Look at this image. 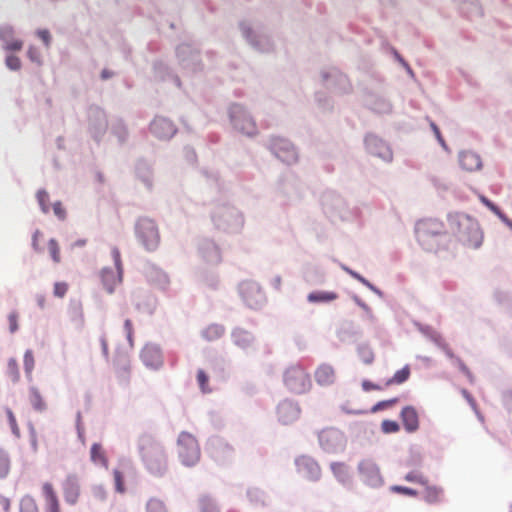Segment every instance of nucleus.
Segmentation results:
<instances>
[{
	"instance_id": "f257e3e1",
	"label": "nucleus",
	"mask_w": 512,
	"mask_h": 512,
	"mask_svg": "<svg viewBox=\"0 0 512 512\" xmlns=\"http://www.w3.org/2000/svg\"><path fill=\"white\" fill-rule=\"evenodd\" d=\"M451 233L464 245L470 248H478L483 241L478 222L465 214L454 213L448 216Z\"/></svg>"
},
{
	"instance_id": "f03ea898",
	"label": "nucleus",
	"mask_w": 512,
	"mask_h": 512,
	"mask_svg": "<svg viewBox=\"0 0 512 512\" xmlns=\"http://www.w3.org/2000/svg\"><path fill=\"white\" fill-rule=\"evenodd\" d=\"M141 458L150 471L155 476H163L167 469V455L164 447L153 437L145 435L140 439Z\"/></svg>"
},
{
	"instance_id": "7ed1b4c3",
	"label": "nucleus",
	"mask_w": 512,
	"mask_h": 512,
	"mask_svg": "<svg viewBox=\"0 0 512 512\" xmlns=\"http://www.w3.org/2000/svg\"><path fill=\"white\" fill-rule=\"evenodd\" d=\"M418 243L427 251H436L438 237L445 234V225L435 218H426L418 221L415 226Z\"/></svg>"
},
{
	"instance_id": "20e7f679",
	"label": "nucleus",
	"mask_w": 512,
	"mask_h": 512,
	"mask_svg": "<svg viewBox=\"0 0 512 512\" xmlns=\"http://www.w3.org/2000/svg\"><path fill=\"white\" fill-rule=\"evenodd\" d=\"M178 456L185 466H194L200 460L201 452L196 438L188 433L181 432L178 441Z\"/></svg>"
},
{
	"instance_id": "39448f33",
	"label": "nucleus",
	"mask_w": 512,
	"mask_h": 512,
	"mask_svg": "<svg viewBox=\"0 0 512 512\" xmlns=\"http://www.w3.org/2000/svg\"><path fill=\"white\" fill-rule=\"evenodd\" d=\"M137 239L148 251L157 249L160 243V234L156 223L149 218H140L135 227Z\"/></svg>"
},
{
	"instance_id": "423d86ee",
	"label": "nucleus",
	"mask_w": 512,
	"mask_h": 512,
	"mask_svg": "<svg viewBox=\"0 0 512 512\" xmlns=\"http://www.w3.org/2000/svg\"><path fill=\"white\" fill-rule=\"evenodd\" d=\"M111 254L115 267L103 268L100 273L102 284L108 293L114 292L115 287L122 282L123 277V265L119 249L114 247Z\"/></svg>"
},
{
	"instance_id": "0eeeda50",
	"label": "nucleus",
	"mask_w": 512,
	"mask_h": 512,
	"mask_svg": "<svg viewBox=\"0 0 512 512\" xmlns=\"http://www.w3.org/2000/svg\"><path fill=\"white\" fill-rule=\"evenodd\" d=\"M284 384L293 393L301 394L311 387L307 373L299 366H292L285 371Z\"/></svg>"
},
{
	"instance_id": "6e6552de",
	"label": "nucleus",
	"mask_w": 512,
	"mask_h": 512,
	"mask_svg": "<svg viewBox=\"0 0 512 512\" xmlns=\"http://www.w3.org/2000/svg\"><path fill=\"white\" fill-rule=\"evenodd\" d=\"M230 117L233 126L242 133L253 136L257 133V126L254 119L240 105H233L230 110Z\"/></svg>"
},
{
	"instance_id": "1a4fd4ad",
	"label": "nucleus",
	"mask_w": 512,
	"mask_h": 512,
	"mask_svg": "<svg viewBox=\"0 0 512 512\" xmlns=\"http://www.w3.org/2000/svg\"><path fill=\"white\" fill-rule=\"evenodd\" d=\"M270 149L278 159L286 164H293L298 160L294 146L286 139L280 137L272 138Z\"/></svg>"
},
{
	"instance_id": "9d476101",
	"label": "nucleus",
	"mask_w": 512,
	"mask_h": 512,
	"mask_svg": "<svg viewBox=\"0 0 512 512\" xmlns=\"http://www.w3.org/2000/svg\"><path fill=\"white\" fill-rule=\"evenodd\" d=\"M64 500L70 505H75L81 494L80 481L76 475H68L62 483Z\"/></svg>"
},
{
	"instance_id": "9b49d317",
	"label": "nucleus",
	"mask_w": 512,
	"mask_h": 512,
	"mask_svg": "<svg viewBox=\"0 0 512 512\" xmlns=\"http://www.w3.org/2000/svg\"><path fill=\"white\" fill-rule=\"evenodd\" d=\"M150 130L159 139H169L175 134L176 127L167 118L157 117L152 121Z\"/></svg>"
},
{
	"instance_id": "f8f14e48",
	"label": "nucleus",
	"mask_w": 512,
	"mask_h": 512,
	"mask_svg": "<svg viewBox=\"0 0 512 512\" xmlns=\"http://www.w3.org/2000/svg\"><path fill=\"white\" fill-rule=\"evenodd\" d=\"M42 496L44 498L46 512H61L60 501L52 483H43Z\"/></svg>"
},
{
	"instance_id": "ddd939ff",
	"label": "nucleus",
	"mask_w": 512,
	"mask_h": 512,
	"mask_svg": "<svg viewBox=\"0 0 512 512\" xmlns=\"http://www.w3.org/2000/svg\"><path fill=\"white\" fill-rule=\"evenodd\" d=\"M140 357L144 365L152 369H158L163 364L161 351L154 346H145L141 351Z\"/></svg>"
},
{
	"instance_id": "4468645a",
	"label": "nucleus",
	"mask_w": 512,
	"mask_h": 512,
	"mask_svg": "<svg viewBox=\"0 0 512 512\" xmlns=\"http://www.w3.org/2000/svg\"><path fill=\"white\" fill-rule=\"evenodd\" d=\"M209 452L216 461H224L231 457L232 448L220 438H214L209 443Z\"/></svg>"
},
{
	"instance_id": "2eb2a0df",
	"label": "nucleus",
	"mask_w": 512,
	"mask_h": 512,
	"mask_svg": "<svg viewBox=\"0 0 512 512\" xmlns=\"http://www.w3.org/2000/svg\"><path fill=\"white\" fill-rule=\"evenodd\" d=\"M359 471L366 482L371 485H378L382 482L379 468L370 460H364L359 464Z\"/></svg>"
},
{
	"instance_id": "dca6fc26",
	"label": "nucleus",
	"mask_w": 512,
	"mask_h": 512,
	"mask_svg": "<svg viewBox=\"0 0 512 512\" xmlns=\"http://www.w3.org/2000/svg\"><path fill=\"white\" fill-rule=\"evenodd\" d=\"M240 293L244 301L251 307L257 305L261 297L259 287L250 282H244L240 285Z\"/></svg>"
},
{
	"instance_id": "f3484780",
	"label": "nucleus",
	"mask_w": 512,
	"mask_h": 512,
	"mask_svg": "<svg viewBox=\"0 0 512 512\" xmlns=\"http://www.w3.org/2000/svg\"><path fill=\"white\" fill-rule=\"evenodd\" d=\"M401 419L407 432H415L419 428V418L416 409L406 406L401 411Z\"/></svg>"
},
{
	"instance_id": "a211bd4d",
	"label": "nucleus",
	"mask_w": 512,
	"mask_h": 512,
	"mask_svg": "<svg viewBox=\"0 0 512 512\" xmlns=\"http://www.w3.org/2000/svg\"><path fill=\"white\" fill-rule=\"evenodd\" d=\"M279 421L289 424L299 417V409L290 402H283L277 408Z\"/></svg>"
},
{
	"instance_id": "6ab92c4d",
	"label": "nucleus",
	"mask_w": 512,
	"mask_h": 512,
	"mask_svg": "<svg viewBox=\"0 0 512 512\" xmlns=\"http://www.w3.org/2000/svg\"><path fill=\"white\" fill-rule=\"evenodd\" d=\"M459 163L461 167L466 171H476L482 166L479 155L472 151H464L459 156Z\"/></svg>"
},
{
	"instance_id": "aec40b11",
	"label": "nucleus",
	"mask_w": 512,
	"mask_h": 512,
	"mask_svg": "<svg viewBox=\"0 0 512 512\" xmlns=\"http://www.w3.org/2000/svg\"><path fill=\"white\" fill-rule=\"evenodd\" d=\"M14 31L11 27L0 28V38L5 43V49L19 51L22 49L23 42L13 37Z\"/></svg>"
},
{
	"instance_id": "412c9836",
	"label": "nucleus",
	"mask_w": 512,
	"mask_h": 512,
	"mask_svg": "<svg viewBox=\"0 0 512 512\" xmlns=\"http://www.w3.org/2000/svg\"><path fill=\"white\" fill-rule=\"evenodd\" d=\"M296 465L298 471L307 477H313L318 468L317 463L307 456L299 457L296 460Z\"/></svg>"
},
{
	"instance_id": "4be33fe9",
	"label": "nucleus",
	"mask_w": 512,
	"mask_h": 512,
	"mask_svg": "<svg viewBox=\"0 0 512 512\" xmlns=\"http://www.w3.org/2000/svg\"><path fill=\"white\" fill-rule=\"evenodd\" d=\"M90 458L91 461L99 466L104 467L105 469L108 468V458L106 456V452L101 444L94 443L91 446L90 449Z\"/></svg>"
},
{
	"instance_id": "5701e85b",
	"label": "nucleus",
	"mask_w": 512,
	"mask_h": 512,
	"mask_svg": "<svg viewBox=\"0 0 512 512\" xmlns=\"http://www.w3.org/2000/svg\"><path fill=\"white\" fill-rule=\"evenodd\" d=\"M29 402L37 412H43L47 408V404L40 393L39 389L36 387H31L29 389Z\"/></svg>"
},
{
	"instance_id": "b1692460",
	"label": "nucleus",
	"mask_w": 512,
	"mask_h": 512,
	"mask_svg": "<svg viewBox=\"0 0 512 512\" xmlns=\"http://www.w3.org/2000/svg\"><path fill=\"white\" fill-rule=\"evenodd\" d=\"M232 337L234 343L241 348L249 347L253 340L252 335L243 329H236L233 332Z\"/></svg>"
},
{
	"instance_id": "393cba45",
	"label": "nucleus",
	"mask_w": 512,
	"mask_h": 512,
	"mask_svg": "<svg viewBox=\"0 0 512 512\" xmlns=\"http://www.w3.org/2000/svg\"><path fill=\"white\" fill-rule=\"evenodd\" d=\"M410 376V368L408 366L403 367L402 369L398 370L392 378H390L386 382V386L392 385V384H402L405 381L408 380Z\"/></svg>"
},
{
	"instance_id": "a878e982",
	"label": "nucleus",
	"mask_w": 512,
	"mask_h": 512,
	"mask_svg": "<svg viewBox=\"0 0 512 512\" xmlns=\"http://www.w3.org/2000/svg\"><path fill=\"white\" fill-rule=\"evenodd\" d=\"M224 333V328L220 325L213 324L208 326L203 331V337L206 338L209 341L215 340L220 338Z\"/></svg>"
},
{
	"instance_id": "bb28decb",
	"label": "nucleus",
	"mask_w": 512,
	"mask_h": 512,
	"mask_svg": "<svg viewBox=\"0 0 512 512\" xmlns=\"http://www.w3.org/2000/svg\"><path fill=\"white\" fill-rule=\"evenodd\" d=\"M331 469L339 481L346 482L349 479V471L344 463H333Z\"/></svg>"
},
{
	"instance_id": "cd10ccee",
	"label": "nucleus",
	"mask_w": 512,
	"mask_h": 512,
	"mask_svg": "<svg viewBox=\"0 0 512 512\" xmlns=\"http://www.w3.org/2000/svg\"><path fill=\"white\" fill-rule=\"evenodd\" d=\"M20 512H39L35 499L29 495L24 496L20 501Z\"/></svg>"
},
{
	"instance_id": "c85d7f7f",
	"label": "nucleus",
	"mask_w": 512,
	"mask_h": 512,
	"mask_svg": "<svg viewBox=\"0 0 512 512\" xmlns=\"http://www.w3.org/2000/svg\"><path fill=\"white\" fill-rule=\"evenodd\" d=\"M442 490L437 487H427L424 493V499L426 502L433 504L440 501Z\"/></svg>"
},
{
	"instance_id": "c756f323",
	"label": "nucleus",
	"mask_w": 512,
	"mask_h": 512,
	"mask_svg": "<svg viewBox=\"0 0 512 512\" xmlns=\"http://www.w3.org/2000/svg\"><path fill=\"white\" fill-rule=\"evenodd\" d=\"M48 251L54 263H60L61 254L60 246L55 239H50L48 242Z\"/></svg>"
},
{
	"instance_id": "7c9ffc66",
	"label": "nucleus",
	"mask_w": 512,
	"mask_h": 512,
	"mask_svg": "<svg viewBox=\"0 0 512 512\" xmlns=\"http://www.w3.org/2000/svg\"><path fill=\"white\" fill-rule=\"evenodd\" d=\"M147 512H168L164 503L158 499H150L146 505Z\"/></svg>"
},
{
	"instance_id": "2f4dec72",
	"label": "nucleus",
	"mask_w": 512,
	"mask_h": 512,
	"mask_svg": "<svg viewBox=\"0 0 512 512\" xmlns=\"http://www.w3.org/2000/svg\"><path fill=\"white\" fill-rule=\"evenodd\" d=\"M10 471V460L8 456L0 451V478H4Z\"/></svg>"
},
{
	"instance_id": "473e14b6",
	"label": "nucleus",
	"mask_w": 512,
	"mask_h": 512,
	"mask_svg": "<svg viewBox=\"0 0 512 512\" xmlns=\"http://www.w3.org/2000/svg\"><path fill=\"white\" fill-rule=\"evenodd\" d=\"M69 286L66 282H55L53 286V294L57 298H63L67 294Z\"/></svg>"
},
{
	"instance_id": "72a5a7b5",
	"label": "nucleus",
	"mask_w": 512,
	"mask_h": 512,
	"mask_svg": "<svg viewBox=\"0 0 512 512\" xmlns=\"http://www.w3.org/2000/svg\"><path fill=\"white\" fill-rule=\"evenodd\" d=\"M113 478L115 483V489L119 493L125 492V486H124V477L121 471L115 469L113 471Z\"/></svg>"
},
{
	"instance_id": "f704fd0d",
	"label": "nucleus",
	"mask_w": 512,
	"mask_h": 512,
	"mask_svg": "<svg viewBox=\"0 0 512 512\" xmlns=\"http://www.w3.org/2000/svg\"><path fill=\"white\" fill-rule=\"evenodd\" d=\"M37 200L41 206L42 211L47 213L49 211V194L45 190H39L37 192Z\"/></svg>"
},
{
	"instance_id": "c9c22d12",
	"label": "nucleus",
	"mask_w": 512,
	"mask_h": 512,
	"mask_svg": "<svg viewBox=\"0 0 512 512\" xmlns=\"http://www.w3.org/2000/svg\"><path fill=\"white\" fill-rule=\"evenodd\" d=\"M197 381L202 392L207 393L211 391L210 388L208 387L209 378L207 374L201 369L198 370Z\"/></svg>"
},
{
	"instance_id": "e433bc0d",
	"label": "nucleus",
	"mask_w": 512,
	"mask_h": 512,
	"mask_svg": "<svg viewBox=\"0 0 512 512\" xmlns=\"http://www.w3.org/2000/svg\"><path fill=\"white\" fill-rule=\"evenodd\" d=\"M335 372L330 366H322V384H331L334 382Z\"/></svg>"
},
{
	"instance_id": "4c0bfd02",
	"label": "nucleus",
	"mask_w": 512,
	"mask_h": 512,
	"mask_svg": "<svg viewBox=\"0 0 512 512\" xmlns=\"http://www.w3.org/2000/svg\"><path fill=\"white\" fill-rule=\"evenodd\" d=\"M398 401L397 398H393V399H389V400H384V401H380L378 403H376L372 408H371V413H376L378 411H381V410H384V409H387L391 406H393L394 404H396Z\"/></svg>"
},
{
	"instance_id": "58836bf2",
	"label": "nucleus",
	"mask_w": 512,
	"mask_h": 512,
	"mask_svg": "<svg viewBox=\"0 0 512 512\" xmlns=\"http://www.w3.org/2000/svg\"><path fill=\"white\" fill-rule=\"evenodd\" d=\"M381 429L384 433H396L399 431V424L394 420H384L381 423Z\"/></svg>"
},
{
	"instance_id": "ea45409f",
	"label": "nucleus",
	"mask_w": 512,
	"mask_h": 512,
	"mask_svg": "<svg viewBox=\"0 0 512 512\" xmlns=\"http://www.w3.org/2000/svg\"><path fill=\"white\" fill-rule=\"evenodd\" d=\"M7 372L13 381H17L19 379V369H18L17 361L15 359H10L8 361Z\"/></svg>"
},
{
	"instance_id": "a19ab883",
	"label": "nucleus",
	"mask_w": 512,
	"mask_h": 512,
	"mask_svg": "<svg viewBox=\"0 0 512 512\" xmlns=\"http://www.w3.org/2000/svg\"><path fill=\"white\" fill-rule=\"evenodd\" d=\"M34 356L31 350H27L24 354V367L27 374H31L34 369Z\"/></svg>"
},
{
	"instance_id": "79ce46f5",
	"label": "nucleus",
	"mask_w": 512,
	"mask_h": 512,
	"mask_svg": "<svg viewBox=\"0 0 512 512\" xmlns=\"http://www.w3.org/2000/svg\"><path fill=\"white\" fill-rule=\"evenodd\" d=\"M480 201L489 209L491 210L493 213H495L496 215H498L500 218L504 219V216L503 214L501 213V211L499 210V208L493 203L491 202L488 198H486L485 196H480Z\"/></svg>"
},
{
	"instance_id": "37998d69",
	"label": "nucleus",
	"mask_w": 512,
	"mask_h": 512,
	"mask_svg": "<svg viewBox=\"0 0 512 512\" xmlns=\"http://www.w3.org/2000/svg\"><path fill=\"white\" fill-rule=\"evenodd\" d=\"M6 65L11 70H18L21 67V61H20L19 57L15 56V55H10L6 58Z\"/></svg>"
},
{
	"instance_id": "c03bdc74",
	"label": "nucleus",
	"mask_w": 512,
	"mask_h": 512,
	"mask_svg": "<svg viewBox=\"0 0 512 512\" xmlns=\"http://www.w3.org/2000/svg\"><path fill=\"white\" fill-rule=\"evenodd\" d=\"M18 313L13 311L8 315L9 329L11 333L18 330Z\"/></svg>"
},
{
	"instance_id": "a18cd8bd",
	"label": "nucleus",
	"mask_w": 512,
	"mask_h": 512,
	"mask_svg": "<svg viewBox=\"0 0 512 512\" xmlns=\"http://www.w3.org/2000/svg\"><path fill=\"white\" fill-rule=\"evenodd\" d=\"M7 416H8V421H9L10 427L12 429V432L15 435H19L20 430H19L16 418L10 409H7Z\"/></svg>"
},
{
	"instance_id": "49530a36",
	"label": "nucleus",
	"mask_w": 512,
	"mask_h": 512,
	"mask_svg": "<svg viewBox=\"0 0 512 512\" xmlns=\"http://www.w3.org/2000/svg\"><path fill=\"white\" fill-rule=\"evenodd\" d=\"M27 54L31 61L36 62L38 64L41 63V54L36 47L30 46Z\"/></svg>"
},
{
	"instance_id": "de8ad7c7",
	"label": "nucleus",
	"mask_w": 512,
	"mask_h": 512,
	"mask_svg": "<svg viewBox=\"0 0 512 512\" xmlns=\"http://www.w3.org/2000/svg\"><path fill=\"white\" fill-rule=\"evenodd\" d=\"M38 37L43 41L45 46L48 48L51 42V35L47 29H41L37 31Z\"/></svg>"
},
{
	"instance_id": "09e8293b",
	"label": "nucleus",
	"mask_w": 512,
	"mask_h": 512,
	"mask_svg": "<svg viewBox=\"0 0 512 512\" xmlns=\"http://www.w3.org/2000/svg\"><path fill=\"white\" fill-rule=\"evenodd\" d=\"M405 479L409 482H416L424 484V477L416 472H410L405 476Z\"/></svg>"
},
{
	"instance_id": "8fccbe9b",
	"label": "nucleus",
	"mask_w": 512,
	"mask_h": 512,
	"mask_svg": "<svg viewBox=\"0 0 512 512\" xmlns=\"http://www.w3.org/2000/svg\"><path fill=\"white\" fill-rule=\"evenodd\" d=\"M392 490L401 494L409 495V496H415L417 495V492L411 488L404 487V486H394L392 487Z\"/></svg>"
},
{
	"instance_id": "3c124183",
	"label": "nucleus",
	"mask_w": 512,
	"mask_h": 512,
	"mask_svg": "<svg viewBox=\"0 0 512 512\" xmlns=\"http://www.w3.org/2000/svg\"><path fill=\"white\" fill-rule=\"evenodd\" d=\"M53 211L58 218H60V219L65 218L66 213H65V209L63 208L61 202H56L53 204Z\"/></svg>"
},
{
	"instance_id": "603ef678",
	"label": "nucleus",
	"mask_w": 512,
	"mask_h": 512,
	"mask_svg": "<svg viewBox=\"0 0 512 512\" xmlns=\"http://www.w3.org/2000/svg\"><path fill=\"white\" fill-rule=\"evenodd\" d=\"M74 320L77 321V323L82 326L84 324V314L81 306H77L74 309Z\"/></svg>"
},
{
	"instance_id": "864d4df0",
	"label": "nucleus",
	"mask_w": 512,
	"mask_h": 512,
	"mask_svg": "<svg viewBox=\"0 0 512 512\" xmlns=\"http://www.w3.org/2000/svg\"><path fill=\"white\" fill-rule=\"evenodd\" d=\"M41 236H42V233L39 230H36L32 237V246H33L34 250L37 252L41 251V248H40L39 242H38L39 237H41Z\"/></svg>"
},
{
	"instance_id": "5fc2aeb1",
	"label": "nucleus",
	"mask_w": 512,
	"mask_h": 512,
	"mask_svg": "<svg viewBox=\"0 0 512 512\" xmlns=\"http://www.w3.org/2000/svg\"><path fill=\"white\" fill-rule=\"evenodd\" d=\"M124 329L127 333V338L129 341L132 340V335H133V324L131 322V320L127 319L125 322H124Z\"/></svg>"
},
{
	"instance_id": "6e6d98bb",
	"label": "nucleus",
	"mask_w": 512,
	"mask_h": 512,
	"mask_svg": "<svg viewBox=\"0 0 512 512\" xmlns=\"http://www.w3.org/2000/svg\"><path fill=\"white\" fill-rule=\"evenodd\" d=\"M362 387L365 391L381 390L382 389L379 385L374 384L370 381H363Z\"/></svg>"
},
{
	"instance_id": "4d7b16f0",
	"label": "nucleus",
	"mask_w": 512,
	"mask_h": 512,
	"mask_svg": "<svg viewBox=\"0 0 512 512\" xmlns=\"http://www.w3.org/2000/svg\"><path fill=\"white\" fill-rule=\"evenodd\" d=\"M431 128L436 136V138L438 139V141L441 143V145L445 146V141L440 133V130L438 128V126L435 124V123H431Z\"/></svg>"
},
{
	"instance_id": "13d9d810",
	"label": "nucleus",
	"mask_w": 512,
	"mask_h": 512,
	"mask_svg": "<svg viewBox=\"0 0 512 512\" xmlns=\"http://www.w3.org/2000/svg\"><path fill=\"white\" fill-rule=\"evenodd\" d=\"M202 512H219L215 505L212 503H205Z\"/></svg>"
},
{
	"instance_id": "bf43d9fd",
	"label": "nucleus",
	"mask_w": 512,
	"mask_h": 512,
	"mask_svg": "<svg viewBox=\"0 0 512 512\" xmlns=\"http://www.w3.org/2000/svg\"><path fill=\"white\" fill-rule=\"evenodd\" d=\"M36 302H37V305L41 308V309H44L45 306H46V298L44 295L42 294H39L36 296Z\"/></svg>"
},
{
	"instance_id": "052dcab7",
	"label": "nucleus",
	"mask_w": 512,
	"mask_h": 512,
	"mask_svg": "<svg viewBox=\"0 0 512 512\" xmlns=\"http://www.w3.org/2000/svg\"><path fill=\"white\" fill-rule=\"evenodd\" d=\"M336 297L335 293H322V302L334 300Z\"/></svg>"
},
{
	"instance_id": "680f3d73",
	"label": "nucleus",
	"mask_w": 512,
	"mask_h": 512,
	"mask_svg": "<svg viewBox=\"0 0 512 512\" xmlns=\"http://www.w3.org/2000/svg\"><path fill=\"white\" fill-rule=\"evenodd\" d=\"M354 277L359 280L361 283H363L364 285L368 286V287H372L371 284L365 279L363 278L362 276H360L359 274H353Z\"/></svg>"
},
{
	"instance_id": "e2e57ef3",
	"label": "nucleus",
	"mask_w": 512,
	"mask_h": 512,
	"mask_svg": "<svg viewBox=\"0 0 512 512\" xmlns=\"http://www.w3.org/2000/svg\"><path fill=\"white\" fill-rule=\"evenodd\" d=\"M308 299H309V301H312V302L320 301V294L319 293H311L308 296Z\"/></svg>"
},
{
	"instance_id": "0e129e2a",
	"label": "nucleus",
	"mask_w": 512,
	"mask_h": 512,
	"mask_svg": "<svg viewBox=\"0 0 512 512\" xmlns=\"http://www.w3.org/2000/svg\"><path fill=\"white\" fill-rule=\"evenodd\" d=\"M360 306L367 312V314H369L370 316H372V311L371 309L365 304V303H361Z\"/></svg>"
},
{
	"instance_id": "69168bd1",
	"label": "nucleus",
	"mask_w": 512,
	"mask_h": 512,
	"mask_svg": "<svg viewBox=\"0 0 512 512\" xmlns=\"http://www.w3.org/2000/svg\"><path fill=\"white\" fill-rule=\"evenodd\" d=\"M101 76L103 79H108L109 77H111V73L108 72L107 70H103L101 73Z\"/></svg>"
},
{
	"instance_id": "338daca9",
	"label": "nucleus",
	"mask_w": 512,
	"mask_h": 512,
	"mask_svg": "<svg viewBox=\"0 0 512 512\" xmlns=\"http://www.w3.org/2000/svg\"><path fill=\"white\" fill-rule=\"evenodd\" d=\"M102 347H103L104 353H107L108 347H107V343L105 340H102Z\"/></svg>"
},
{
	"instance_id": "774afa93",
	"label": "nucleus",
	"mask_w": 512,
	"mask_h": 512,
	"mask_svg": "<svg viewBox=\"0 0 512 512\" xmlns=\"http://www.w3.org/2000/svg\"><path fill=\"white\" fill-rule=\"evenodd\" d=\"M3 501H4V507H5V509H6V510H8V509H9V506H10V502H9V500H8V499H4Z\"/></svg>"
}]
</instances>
